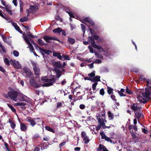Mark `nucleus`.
Returning a JSON list of instances; mask_svg holds the SVG:
<instances>
[{
	"label": "nucleus",
	"instance_id": "de8ad7c7",
	"mask_svg": "<svg viewBox=\"0 0 151 151\" xmlns=\"http://www.w3.org/2000/svg\"><path fill=\"white\" fill-rule=\"evenodd\" d=\"M126 92L128 94H131L132 93V91L129 89L128 87H126Z\"/></svg>",
	"mask_w": 151,
	"mask_h": 151
},
{
	"label": "nucleus",
	"instance_id": "a18cd8bd",
	"mask_svg": "<svg viewBox=\"0 0 151 151\" xmlns=\"http://www.w3.org/2000/svg\"><path fill=\"white\" fill-rule=\"evenodd\" d=\"M81 29L83 33V34L85 33L86 31V28L85 26L82 24H81Z\"/></svg>",
	"mask_w": 151,
	"mask_h": 151
},
{
	"label": "nucleus",
	"instance_id": "4c0bfd02",
	"mask_svg": "<svg viewBox=\"0 0 151 151\" xmlns=\"http://www.w3.org/2000/svg\"><path fill=\"white\" fill-rule=\"evenodd\" d=\"M4 62L8 66H9L10 65V62L9 60L7 58H4Z\"/></svg>",
	"mask_w": 151,
	"mask_h": 151
},
{
	"label": "nucleus",
	"instance_id": "7ed1b4c3",
	"mask_svg": "<svg viewBox=\"0 0 151 151\" xmlns=\"http://www.w3.org/2000/svg\"><path fill=\"white\" fill-rule=\"evenodd\" d=\"M105 111L103 109H102L100 108L98 109L96 114L97 119L100 125L102 127L104 126L105 123L106 122L105 119Z\"/></svg>",
	"mask_w": 151,
	"mask_h": 151
},
{
	"label": "nucleus",
	"instance_id": "9d476101",
	"mask_svg": "<svg viewBox=\"0 0 151 151\" xmlns=\"http://www.w3.org/2000/svg\"><path fill=\"white\" fill-rule=\"evenodd\" d=\"M83 20L86 22H83V23L88 27H90L91 26H93L94 24V22L88 17L85 18Z\"/></svg>",
	"mask_w": 151,
	"mask_h": 151
},
{
	"label": "nucleus",
	"instance_id": "e2e57ef3",
	"mask_svg": "<svg viewBox=\"0 0 151 151\" xmlns=\"http://www.w3.org/2000/svg\"><path fill=\"white\" fill-rule=\"evenodd\" d=\"M118 92L121 96H125V95L122 92H121L120 91H118Z\"/></svg>",
	"mask_w": 151,
	"mask_h": 151
},
{
	"label": "nucleus",
	"instance_id": "b1692460",
	"mask_svg": "<svg viewBox=\"0 0 151 151\" xmlns=\"http://www.w3.org/2000/svg\"><path fill=\"white\" fill-rule=\"evenodd\" d=\"M134 114L136 118L138 120H139V119L142 116V111L141 110L139 111L135 112Z\"/></svg>",
	"mask_w": 151,
	"mask_h": 151
},
{
	"label": "nucleus",
	"instance_id": "6ab92c4d",
	"mask_svg": "<svg viewBox=\"0 0 151 151\" xmlns=\"http://www.w3.org/2000/svg\"><path fill=\"white\" fill-rule=\"evenodd\" d=\"M11 23L12 25L15 28L16 30H17L19 33H22V31L21 30L19 27L17 25L16 23H15L14 22H11Z\"/></svg>",
	"mask_w": 151,
	"mask_h": 151
},
{
	"label": "nucleus",
	"instance_id": "ddd939ff",
	"mask_svg": "<svg viewBox=\"0 0 151 151\" xmlns=\"http://www.w3.org/2000/svg\"><path fill=\"white\" fill-rule=\"evenodd\" d=\"M131 108L134 112V113L141 110V108L138 106L137 104L135 103H134L131 105Z\"/></svg>",
	"mask_w": 151,
	"mask_h": 151
},
{
	"label": "nucleus",
	"instance_id": "423d86ee",
	"mask_svg": "<svg viewBox=\"0 0 151 151\" xmlns=\"http://www.w3.org/2000/svg\"><path fill=\"white\" fill-rule=\"evenodd\" d=\"M23 37L29 46L28 47H29L31 52H34V51H35L32 45L30 42L29 38L27 37V35H24Z\"/></svg>",
	"mask_w": 151,
	"mask_h": 151
},
{
	"label": "nucleus",
	"instance_id": "5fc2aeb1",
	"mask_svg": "<svg viewBox=\"0 0 151 151\" xmlns=\"http://www.w3.org/2000/svg\"><path fill=\"white\" fill-rule=\"evenodd\" d=\"M31 42L33 44V45L35 46V48L36 49H37V48H38V47L37 46L35 42L32 40H31Z\"/></svg>",
	"mask_w": 151,
	"mask_h": 151
},
{
	"label": "nucleus",
	"instance_id": "338daca9",
	"mask_svg": "<svg viewBox=\"0 0 151 151\" xmlns=\"http://www.w3.org/2000/svg\"><path fill=\"white\" fill-rule=\"evenodd\" d=\"M0 70L3 73H4L5 72V70L4 69V68L1 66L0 65Z\"/></svg>",
	"mask_w": 151,
	"mask_h": 151
},
{
	"label": "nucleus",
	"instance_id": "052dcab7",
	"mask_svg": "<svg viewBox=\"0 0 151 151\" xmlns=\"http://www.w3.org/2000/svg\"><path fill=\"white\" fill-rule=\"evenodd\" d=\"M12 3L14 4V5L15 6H17V0H13L12 1Z\"/></svg>",
	"mask_w": 151,
	"mask_h": 151
},
{
	"label": "nucleus",
	"instance_id": "58836bf2",
	"mask_svg": "<svg viewBox=\"0 0 151 151\" xmlns=\"http://www.w3.org/2000/svg\"><path fill=\"white\" fill-rule=\"evenodd\" d=\"M14 56L16 57H18L19 55V52L17 50H14L13 52Z\"/></svg>",
	"mask_w": 151,
	"mask_h": 151
},
{
	"label": "nucleus",
	"instance_id": "4d7b16f0",
	"mask_svg": "<svg viewBox=\"0 0 151 151\" xmlns=\"http://www.w3.org/2000/svg\"><path fill=\"white\" fill-rule=\"evenodd\" d=\"M147 83L149 87V86H151V80L148 79L146 80Z\"/></svg>",
	"mask_w": 151,
	"mask_h": 151
},
{
	"label": "nucleus",
	"instance_id": "20e7f679",
	"mask_svg": "<svg viewBox=\"0 0 151 151\" xmlns=\"http://www.w3.org/2000/svg\"><path fill=\"white\" fill-rule=\"evenodd\" d=\"M18 92L13 89L9 91L7 93V95L8 97L11 99H12L14 101H15L17 96L18 95Z\"/></svg>",
	"mask_w": 151,
	"mask_h": 151
},
{
	"label": "nucleus",
	"instance_id": "f3484780",
	"mask_svg": "<svg viewBox=\"0 0 151 151\" xmlns=\"http://www.w3.org/2000/svg\"><path fill=\"white\" fill-rule=\"evenodd\" d=\"M150 93V91L147 89H145V91L142 93V95L145 98H148Z\"/></svg>",
	"mask_w": 151,
	"mask_h": 151
},
{
	"label": "nucleus",
	"instance_id": "6e6d98bb",
	"mask_svg": "<svg viewBox=\"0 0 151 151\" xmlns=\"http://www.w3.org/2000/svg\"><path fill=\"white\" fill-rule=\"evenodd\" d=\"M142 131L145 134H147L148 133V131L146 129L145 127L142 129Z\"/></svg>",
	"mask_w": 151,
	"mask_h": 151
},
{
	"label": "nucleus",
	"instance_id": "7c9ffc66",
	"mask_svg": "<svg viewBox=\"0 0 151 151\" xmlns=\"http://www.w3.org/2000/svg\"><path fill=\"white\" fill-rule=\"evenodd\" d=\"M7 106L11 109V111L15 113L16 112V109L11 104H7Z\"/></svg>",
	"mask_w": 151,
	"mask_h": 151
},
{
	"label": "nucleus",
	"instance_id": "a211bd4d",
	"mask_svg": "<svg viewBox=\"0 0 151 151\" xmlns=\"http://www.w3.org/2000/svg\"><path fill=\"white\" fill-rule=\"evenodd\" d=\"M20 129L21 131L25 132L26 131L27 127L25 124L23 123H20Z\"/></svg>",
	"mask_w": 151,
	"mask_h": 151
},
{
	"label": "nucleus",
	"instance_id": "603ef678",
	"mask_svg": "<svg viewBox=\"0 0 151 151\" xmlns=\"http://www.w3.org/2000/svg\"><path fill=\"white\" fill-rule=\"evenodd\" d=\"M111 99L115 101V102H116L117 100L115 99V96L114 95H113V94L111 95Z\"/></svg>",
	"mask_w": 151,
	"mask_h": 151
},
{
	"label": "nucleus",
	"instance_id": "49530a36",
	"mask_svg": "<svg viewBox=\"0 0 151 151\" xmlns=\"http://www.w3.org/2000/svg\"><path fill=\"white\" fill-rule=\"evenodd\" d=\"M93 38V39L96 40H98L99 39V36L96 35H92L90 37V38Z\"/></svg>",
	"mask_w": 151,
	"mask_h": 151
},
{
	"label": "nucleus",
	"instance_id": "f704fd0d",
	"mask_svg": "<svg viewBox=\"0 0 151 151\" xmlns=\"http://www.w3.org/2000/svg\"><path fill=\"white\" fill-rule=\"evenodd\" d=\"M68 41L70 44H73L75 42V40L73 38H69L68 39Z\"/></svg>",
	"mask_w": 151,
	"mask_h": 151
},
{
	"label": "nucleus",
	"instance_id": "9b49d317",
	"mask_svg": "<svg viewBox=\"0 0 151 151\" xmlns=\"http://www.w3.org/2000/svg\"><path fill=\"white\" fill-rule=\"evenodd\" d=\"M22 71L26 74L28 77L32 78V73L28 68L26 67L22 69Z\"/></svg>",
	"mask_w": 151,
	"mask_h": 151
},
{
	"label": "nucleus",
	"instance_id": "5701e85b",
	"mask_svg": "<svg viewBox=\"0 0 151 151\" xmlns=\"http://www.w3.org/2000/svg\"><path fill=\"white\" fill-rule=\"evenodd\" d=\"M98 151H109L103 145L100 144L97 149Z\"/></svg>",
	"mask_w": 151,
	"mask_h": 151
},
{
	"label": "nucleus",
	"instance_id": "c756f323",
	"mask_svg": "<svg viewBox=\"0 0 151 151\" xmlns=\"http://www.w3.org/2000/svg\"><path fill=\"white\" fill-rule=\"evenodd\" d=\"M100 77L99 76H94V77L92 78V82H94V81H100Z\"/></svg>",
	"mask_w": 151,
	"mask_h": 151
},
{
	"label": "nucleus",
	"instance_id": "774afa93",
	"mask_svg": "<svg viewBox=\"0 0 151 151\" xmlns=\"http://www.w3.org/2000/svg\"><path fill=\"white\" fill-rule=\"evenodd\" d=\"M94 63L93 62L92 63L88 65V66L89 67V68H91L93 67Z\"/></svg>",
	"mask_w": 151,
	"mask_h": 151
},
{
	"label": "nucleus",
	"instance_id": "1a4fd4ad",
	"mask_svg": "<svg viewBox=\"0 0 151 151\" xmlns=\"http://www.w3.org/2000/svg\"><path fill=\"white\" fill-rule=\"evenodd\" d=\"M43 39L47 42H51V40H56L61 43H63L62 42H60L59 40L57 39L56 37H51L49 36H45L43 37Z\"/></svg>",
	"mask_w": 151,
	"mask_h": 151
},
{
	"label": "nucleus",
	"instance_id": "3c124183",
	"mask_svg": "<svg viewBox=\"0 0 151 151\" xmlns=\"http://www.w3.org/2000/svg\"><path fill=\"white\" fill-rule=\"evenodd\" d=\"M66 12L69 15L70 17H74V14L72 12L68 11H67Z\"/></svg>",
	"mask_w": 151,
	"mask_h": 151
},
{
	"label": "nucleus",
	"instance_id": "dca6fc26",
	"mask_svg": "<svg viewBox=\"0 0 151 151\" xmlns=\"http://www.w3.org/2000/svg\"><path fill=\"white\" fill-rule=\"evenodd\" d=\"M137 98L138 101L141 103L145 104L147 102L145 98H143L141 95H138L137 97Z\"/></svg>",
	"mask_w": 151,
	"mask_h": 151
},
{
	"label": "nucleus",
	"instance_id": "a19ab883",
	"mask_svg": "<svg viewBox=\"0 0 151 151\" xmlns=\"http://www.w3.org/2000/svg\"><path fill=\"white\" fill-rule=\"evenodd\" d=\"M79 88H80L79 87H76L75 88H74L73 89V94H74V92H76V93H77L76 96H78V95H80V91L77 92V91L76 90V89H77Z\"/></svg>",
	"mask_w": 151,
	"mask_h": 151
},
{
	"label": "nucleus",
	"instance_id": "f8f14e48",
	"mask_svg": "<svg viewBox=\"0 0 151 151\" xmlns=\"http://www.w3.org/2000/svg\"><path fill=\"white\" fill-rule=\"evenodd\" d=\"M10 63L16 68L19 69L21 68V65L19 63L15 60L11 59L10 60Z\"/></svg>",
	"mask_w": 151,
	"mask_h": 151
},
{
	"label": "nucleus",
	"instance_id": "aec40b11",
	"mask_svg": "<svg viewBox=\"0 0 151 151\" xmlns=\"http://www.w3.org/2000/svg\"><path fill=\"white\" fill-rule=\"evenodd\" d=\"M11 23L12 25L15 28L16 30H17L19 33H22V31L21 30L19 27L17 25L16 23H15L14 22H11Z\"/></svg>",
	"mask_w": 151,
	"mask_h": 151
},
{
	"label": "nucleus",
	"instance_id": "2eb2a0df",
	"mask_svg": "<svg viewBox=\"0 0 151 151\" xmlns=\"http://www.w3.org/2000/svg\"><path fill=\"white\" fill-rule=\"evenodd\" d=\"M100 134L101 136V138L102 139H105V140L107 142H112V141L110 138L106 136L104 132H103L100 133Z\"/></svg>",
	"mask_w": 151,
	"mask_h": 151
},
{
	"label": "nucleus",
	"instance_id": "6e6552de",
	"mask_svg": "<svg viewBox=\"0 0 151 151\" xmlns=\"http://www.w3.org/2000/svg\"><path fill=\"white\" fill-rule=\"evenodd\" d=\"M81 135V137L83 138V140L84 143H88L90 141V139L89 137L87 135L86 132L84 131L82 132Z\"/></svg>",
	"mask_w": 151,
	"mask_h": 151
},
{
	"label": "nucleus",
	"instance_id": "0e129e2a",
	"mask_svg": "<svg viewBox=\"0 0 151 151\" xmlns=\"http://www.w3.org/2000/svg\"><path fill=\"white\" fill-rule=\"evenodd\" d=\"M79 107L81 109H83L85 108V106L84 104H81L80 105Z\"/></svg>",
	"mask_w": 151,
	"mask_h": 151
},
{
	"label": "nucleus",
	"instance_id": "864d4df0",
	"mask_svg": "<svg viewBox=\"0 0 151 151\" xmlns=\"http://www.w3.org/2000/svg\"><path fill=\"white\" fill-rule=\"evenodd\" d=\"M93 62L94 63L99 64L101 63V61L100 59H97L95 60L94 62Z\"/></svg>",
	"mask_w": 151,
	"mask_h": 151
},
{
	"label": "nucleus",
	"instance_id": "473e14b6",
	"mask_svg": "<svg viewBox=\"0 0 151 151\" xmlns=\"http://www.w3.org/2000/svg\"><path fill=\"white\" fill-rule=\"evenodd\" d=\"M9 123L10 124V127L12 129H14L16 126V124L12 121L10 120L9 121Z\"/></svg>",
	"mask_w": 151,
	"mask_h": 151
},
{
	"label": "nucleus",
	"instance_id": "4468645a",
	"mask_svg": "<svg viewBox=\"0 0 151 151\" xmlns=\"http://www.w3.org/2000/svg\"><path fill=\"white\" fill-rule=\"evenodd\" d=\"M35 118L33 119L31 117H29L26 119L27 121L29 122L31 125L32 127L34 126L36 124L35 121Z\"/></svg>",
	"mask_w": 151,
	"mask_h": 151
},
{
	"label": "nucleus",
	"instance_id": "c9c22d12",
	"mask_svg": "<svg viewBox=\"0 0 151 151\" xmlns=\"http://www.w3.org/2000/svg\"><path fill=\"white\" fill-rule=\"evenodd\" d=\"M28 20V18L27 17H24L23 18H20L19 19V22H25Z\"/></svg>",
	"mask_w": 151,
	"mask_h": 151
},
{
	"label": "nucleus",
	"instance_id": "09e8293b",
	"mask_svg": "<svg viewBox=\"0 0 151 151\" xmlns=\"http://www.w3.org/2000/svg\"><path fill=\"white\" fill-rule=\"evenodd\" d=\"M99 93L100 95L103 96L104 94V91L103 88H102L100 89L99 91Z\"/></svg>",
	"mask_w": 151,
	"mask_h": 151
},
{
	"label": "nucleus",
	"instance_id": "412c9836",
	"mask_svg": "<svg viewBox=\"0 0 151 151\" xmlns=\"http://www.w3.org/2000/svg\"><path fill=\"white\" fill-rule=\"evenodd\" d=\"M38 48L42 55H44V54H50V53H51L50 51L46 49H42L40 47H38Z\"/></svg>",
	"mask_w": 151,
	"mask_h": 151
},
{
	"label": "nucleus",
	"instance_id": "e433bc0d",
	"mask_svg": "<svg viewBox=\"0 0 151 151\" xmlns=\"http://www.w3.org/2000/svg\"><path fill=\"white\" fill-rule=\"evenodd\" d=\"M53 64L54 66L58 68H60L61 66L60 63L58 62H54Z\"/></svg>",
	"mask_w": 151,
	"mask_h": 151
},
{
	"label": "nucleus",
	"instance_id": "37998d69",
	"mask_svg": "<svg viewBox=\"0 0 151 151\" xmlns=\"http://www.w3.org/2000/svg\"><path fill=\"white\" fill-rule=\"evenodd\" d=\"M95 54L96 56L98 58H103V56L102 55L99 54L96 52H95Z\"/></svg>",
	"mask_w": 151,
	"mask_h": 151
},
{
	"label": "nucleus",
	"instance_id": "13d9d810",
	"mask_svg": "<svg viewBox=\"0 0 151 151\" xmlns=\"http://www.w3.org/2000/svg\"><path fill=\"white\" fill-rule=\"evenodd\" d=\"M63 58L64 59L67 60H70L69 57L67 55L64 56Z\"/></svg>",
	"mask_w": 151,
	"mask_h": 151
},
{
	"label": "nucleus",
	"instance_id": "c03bdc74",
	"mask_svg": "<svg viewBox=\"0 0 151 151\" xmlns=\"http://www.w3.org/2000/svg\"><path fill=\"white\" fill-rule=\"evenodd\" d=\"M108 90L107 92L109 94H111L113 93V89L110 87H107Z\"/></svg>",
	"mask_w": 151,
	"mask_h": 151
},
{
	"label": "nucleus",
	"instance_id": "cd10ccee",
	"mask_svg": "<svg viewBox=\"0 0 151 151\" xmlns=\"http://www.w3.org/2000/svg\"><path fill=\"white\" fill-rule=\"evenodd\" d=\"M108 114L109 119L110 120H113L114 117V115L113 114L111 113V111H109L108 112Z\"/></svg>",
	"mask_w": 151,
	"mask_h": 151
},
{
	"label": "nucleus",
	"instance_id": "c85d7f7f",
	"mask_svg": "<svg viewBox=\"0 0 151 151\" xmlns=\"http://www.w3.org/2000/svg\"><path fill=\"white\" fill-rule=\"evenodd\" d=\"M45 128L46 130L52 132L53 133H55V131L53 129L48 126H46L45 127Z\"/></svg>",
	"mask_w": 151,
	"mask_h": 151
},
{
	"label": "nucleus",
	"instance_id": "4be33fe9",
	"mask_svg": "<svg viewBox=\"0 0 151 151\" xmlns=\"http://www.w3.org/2000/svg\"><path fill=\"white\" fill-rule=\"evenodd\" d=\"M93 47L99 50L100 53L102 52H104L105 51V50L103 49V47L100 45H98L95 44Z\"/></svg>",
	"mask_w": 151,
	"mask_h": 151
},
{
	"label": "nucleus",
	"instance_id": "bf43d9fd",
	"mask_svg": "<svg viewBox=\"0 0 151 151\" xmlns=\"http://www.w3.org/2000/svg\"><path fill=\"white\" fill-rule=\"evenodd\" d=\"M62 105V104L61 102H58L57 103L56 107L57 108H59V107L61 106Z\"/></svg>",
	"mask_w": 151,
	"mask_h": 151
},
{
	"label": "nucleus",
	"instance_id": "2f4dec72",
	"mask_svg": "<svg viewBox=\"0 0 151 151\" xmlns=\"http://www.w3.org/2000/svg\"><path fill=\"white\" fill-rule=\"evenodd\" d=\"M62 29L59 27L53 30V32L54 33H59L61 32Z\"/></svg>",
	"mask_w": 151,
	"mask_h": 151
},
{
	"label": "nucleus",
	"instance_id": "8fccbe9b",
	"mask_svg": "<svg viewBox=\"0 0 151 151\" xmlns=\"http://www.w3.org/2000/svg\"><path fill=\"white\" fill-rule=\"evenodd\" d=\"M97 82L95 83L92 84V88L93 90H95L96 89V86L97 84Z\"/></svg>",
	"mask_w": 151,
	"mask_h": 151
},
{
	"label": "nucleus",
	"instance_id": "0eeeda50",
	"mask_svg": "<svg viewBox=\"0 0 151 151\" xmlns=\"http://www.w3.org/2000/svg\"><path fill=\"white\" fill-rule=\"evenodd\" d=\"M32 65L35 74L36 75H39L40 74V70L38 67L35 63L32 62Z\"/></svg>",
	"mask_w": 151,
	"mask_h": 151
},
{
	"label": "nucleus",
	"instance_id": "ea45409f",
	"mask_svg": "<svg viewBox=\"0 0 151 151\" xmlns=\"http://www.w3.org/2000/svg\"><path fill=\"white\" fill-rule=\"evenodd\" d=\"M95 71L91 72V73L88 74V76L91 78H93L95 76Z\"/></svg>",
	"mask_w": 151,
	"mask_h": 151
},
{
	"label": "nucleus",
	"instance_id": "72a5a7b5",
	"mask_svg": "<svg viewBox=\"0 0 151 151\" xmlns=\"http://www.w3.org/2000/svg\"><path fill=\"white\" fill-rule=\"evenodd\" d=\"M19 7L20 12H22L23 11V3L21 0L19 1Z\"/></svg>",
	"mask_w": 151,
	"mask_h": 151
},
{
	"label": "nucleus",
	"instance_id": "393cba45",
	"mask_svg": "<svg viewBox=\"0 0 151 151\" xmlns=\"http://www.w3.org/2000/svg\"><path fill=\"white\" fill-rule=\"evenodd\" d=\"M5 9L7 12H8L9 14L11 15L12 14V13L11 10V8L10 6H9L8 5L6 6L5 7Z\"/></svg>",
	"mask_w": 151,
	"mask_h": 151
},
{
	"label": "nucleus",
	"instance_id": "39448f33",
	"mask_svg": "<svg viewBox=\"0 0 151 151\" xmlns=\"http://www.w3.org/2000/svg\"><path fill=\"white\" fill-rule=\"evenodd\" d=\"M38 9V6L36 5H31L29 9L26 10V12L27 14V17H29L30 15V13H33L37 11Z\"/></svg>",
	"mask_w": 151,
	"mask_h": 151
},
{
	"label": "nucleus",
	"instance_id": "bb28decb",
	"mask_svg": "<svg viewBox=\"0 0 151 151\" xmlns=\"http://www.w3.org/2000/svg\"><path fill=\"white\" fill-rule=\"evenodd\" d=\"M90 37H88V40L89 42L91 43V44L93 47V45H94L95 44V42L94 40V39L93 38H90Z\"/></svg>",
	"mask_w": 151,
	"mask_h": 151
},
{
	"label": "nucleus",
	"instance_id": "69168bd1",
	"mask_svg": "<svg viewBox=\"0 0 151 151\" xmlns=\"http://www.w3.org/2000/svg\"><path fill=\"white\" fill-rule=\"evenodd\" d=\"M66 143L65 142H63L62 143H61L60 145H59V147L60 148H61V147H62L63 146L65 145V144Z\"/></svg>",
	"mask_w": 151,
	"mask_h": 151
},
{
	"label": "nucleus",
	"instance_id": "f257e3e1",
	"mask_svg": "<svg viewBox=\"0 0 151 151\" xmlns=\"http://www.w3.org/2000/svg\"><path fill=\"white\" fill-rule=\"evenodd\" d=\"M56 77L54 76L52 78H47L46 77H44L41 78L42 81H45L46 83L43 85L44 86H49L52 85L53 83L55 82L57 77L59 78L61 76L62 72L59 70H57L56 71Z\"/></svg>",
	"mask_w": 151,
	"mask_h": 151
},
{
	"label": "nucleus",
	"instance_id": "a878e982",
	"mask_svg": "<svg viewBox=\"0 0 151 151\" xmlns=\"http://www.w3.org/2000/svg\"><path fill=\"white\" fill-rule=\"evenodd\" d=\"M53 55L54 57H57L60 60H61L62 57L59 52H53Z\"/></svg>",
	"mask_w": 151,
	"mask_h": 151
},
{
	"label": "nucleus",
	"instance_id": "680f3d73",
	"mask_svg": "<svg viewBox=\"0 0 151 151\" xmlns=\"http://www.w3.org/2000/svg\"><path fill=\"white\" fill-rule=\"evenodd\" d=\"M18 82L21 85H22V86H24V82L23 81L20 80H19L18 81Z\"/></svg>",
	"mask_w": 151,
	"mask_h": 151
},
{
	"label": "nucleus",
	"instance_id": "f03ea898",
	"mask_svg": "<svg viewBox=\"0 0 151 151\" xmlns=\"http://www.w3.org/2000/svg\"><path fill=\"white\" fill-rule=\"evenodd\" d=\"M18 95L17 96L16 99L15 101L18 102L20 101H25L24 102H18L15 104L16 106H24L28 105L30 104V101L28 100L29 99L28 97L24 95L22 93L18 92Z\"/></svg>",
	"mask_w": 151,
	"mask_h": 151
},
{
	"label": "nucleus",
	"instance_id": "79ce46f5",
	"mask_svg": "<svg viewBox=\"0 0 151 151\" xmlns=\"http://www.w3.org/2000/svg\"><path fill=\"white\" fill-rule=\"evenodd\" d=\"M37 41L39 44L40 45H45L44 42L40 39H38Z\"/></svg>",
	"mask_w": 151,
	"mask_h": 151
}]
</instances>
